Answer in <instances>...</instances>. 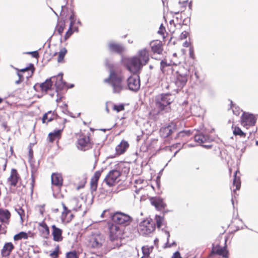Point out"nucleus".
I'll list each match as a JSON object with an SVG mask.
<instances>
[{
	"mask_svg": "<svg viewBox=\"0 0 258 258\" xmlns=\"http://www.w3.org/2000/svg\"><path fill=\"white\" fill-rule=\"evenodd\" d=\"M90 258H103V256L101 255H95L93 256H92Z\"/></svg>",
	"mask_w": 258,
	"mask_h": 258,
	"instance_id": "61",
	"label": "nucleus"
},
{
	"mask_svg": "<svg viewBox=\"0 0 258 258\" xmlns=\"http://www.w3.org/2000/svg\"><path fill=\"white\" fill-rule=\"evenodd\" d=\"M38 208L40 213L43 215L44 212V205L39 206Z\"/></svg>",
	"mask_w": 258,
	"mask_h": 258,
	"instance_id": "56",
	"label": "nucleus"
},
{
	"mask_svg": "<svg viewBox=\"0 0 258 258\" xmlns=\"http://www.w3.org/2000/svg\"><path fill=\"white\" fill-rule=\"evenodd\" d=\"M188 32L186 31H184L181 33L179 36V39L181 40L186 39L188 37Z\"/></svg>",
	"mask_w": 258,
	"mask_h": 258,
	"instance_id": "51",
	"label": "nucleus"
},
{
	"mask_svg": "<svg viewBox=\"0 0 258 258\" xmlns=\"http://www.w3.org/2000/svg\"><path fill=\"white\" fill-rule=\"evenodd\" d=\"M110 215L112 222L117 225L127 226L130 225L133 221L131 216L119 211L115 212Z\"/></svg>",
	"mask_w": 258,
	"mask_h": 258,
	"instance_id": "3",
	"label": "nucleus"
},
{
	"mask_svg": "<svg viewBox=\"0 0 258 258\" xmlns=\"http://www.w3.org/2000/svg\"><path fill=\"white\" fill-rule=\"evenodd\" d=\"M188 71L182 66H178V69L176 70L175 85L180 88H182L187 82Z\"/></svg>",
	"mask_w": 258,
	"mask_h": 258,
	"instance_id": "5",
	"label": "nucleus"
},
{
	"mask_svg": "<svg viewBox=\"0 0 258 258\" xmlns=\"http://www.w3.org/2000/svg\"><path fill=\"white\" fill-rule=\"evenodd\" d=\"M231 108L233 110L234 114L236 115H239L240 113V110L239 107L235 106V105L233 104L232 102L231 101Z\"/></svg>",
	"mask_w": 258,
	"mask_h": 258,
	"instance_id": "49",
	"label": "nucleus"
},
{
	"mask_svg": "<svg viewBox=\"0 0 258 258\" xmlns=\"http://www.w3.org/2000/svg\"><path fill=\"white\" fill-rule=\"evenodd\" d=\"M139 228L143 234L147 235L155 230V224L153 221L146 219L140 223Z\"/></svg>",
	"mask_w": 258,
	"mask_h": 258,
	"instance_id": "12",
	"label": "nucleus"
},
{
	"mask_svg": "<svg viewBox=\"0 0 258 258\" xmlns=\"http://www.w3.org/2000/svg\"><path fill=\"white\" fill-rule=\"evenodd\" d=\"M17 75L19 77V81L22 82L24 80V76L22 75V73L19 72V70H18Z\"/></svg>",
	"mask_w": 258,
	"mask_h": 258,
	"instance_id": "55",
	"label": "nucleus"
},
{
	"mask_svg": "<svg viewBox=\"0 0 258 258\" xmlns=\"http://www.w3.org/2000/svg\"><path fill=\"white\" fill-rule=\"evenodd\" d=\"M107 226L109 237L111 241L117 240L122 238L123 231L118 225L113 222H108Z\"/></svg>",
	"mask_w": 258,
	"mask_h": 258,
	"instance_id": "6",
	"label": "nucleus"
},
{
	"mask_svg": "<svg viewBox=\"0 0 258 258\" xmlns=\"http://www.w3.org/2000/svg\"><path fill=\"white\" fill-rule=\"evenodd\" d=\"M37 229L42 237L45 239L49 237L50 235L49 228L45 221H43L38 223Z\"/></svg>",
	"mask_w": 258,
	"mask_h": 258,
	"instance_id": "19",
	"label": "nucleus"
},
{
	"mask_svg": "<svg viewBox=\"0 0 258 258\" xmlns=\"http://www.w3.org/2000/svg\"><path fill=\"white\" fill-rule=\"evenodd\" d=\"M67 52V50L66 48H61L59 52L58 53V57L57 58V61L59 63H61L64 62V57Z\"/></svg>",
	"mask_w": 258,
	"mask_h": 258,
	"instance_id": "39",
	"label": "nucleus"
},
{
	"mask_svg": "<svg viewBox=\"0 0 258 258\" xmlns=\"http://www.w3.org/2000/svg\"><path fill=\"white\" fill-rule=\"evenodd\" d=\"M28 237L29 236L28 233L22 231L15 235L13 238L15 241H18L22 239H27L28 238Z\"/></svg>",
	"mask_w": 258,
	"mask_h": 258,
	"instance_id": "40",
	"label": "nucleus"
},
{
	"mask_svg": "<svg viewBox=\"0 0 258 258\" xmlns=\"http://www.w3.org/2000/svg\"><path fill=\"white\" fill-rule=\"evenodd\" d=\"M102 171H96L91 177L90 187L92 190L96 191L98 186V181L100 177Z\"/></svg>",
	"mask_w": 258,
	"mask_h": 258,
	"instance_id": "23",
	"label": "nucleus"
},
{
	"mask_svg": "<svg viewBox=\"0 0 258 258\" xmlns=\"http://www.w3.org/2000/svg\"><path fill=\"white\" fill-rule=\"evenodd\" d=\"M112 109L113 110L116 111V112H119L121 111H123L124 110V105L123 104H112Z\"/></svg>",
	"mask_w": 258,
	"mask_h": 258,
	"instance_id": "44",
	"label": "nucleus"
},
{
	"mask_svg": "<svg viewBox=\"0 0 258 258\" xmlns=\"http://www.w3.org/2000/svg\"><path fill=\"white\" fill-rule=\"evenodd\" d=\"M187 4L188 5L189 9L190 10H191V7H192L191 3L190 2L189 3H188L187 1H185V2H183L182 3H179V7L181 9L179 10L174 11V12H173V13H174L175 14H178L179 13H181V12H183L184 11V9H185L184 8L186 7V6Z\"/></svg>",
	"mask_w": 258,
	"mask_h": 258,
	"instance_id": "38",
	"label": "nucleus"
},
{
	"mask_svg": "<svg viewBox=\"0 0 258 258\" xmlns=\"http://www.w3.org/2000/svg\"><path fill=\"white\" fill-rule=\"evenodd\" d=\"M73 32H75V31L78 32V29L77 28H76V27L73 28Z\"/></svg>",
	"mask_w": 258,
	"mask_h": 258,
	"instance_id": "63",
	"label": "nucleus"
},
{
	"mask_svg": "<svg viewBox=\"0 0 258 258\" xmlns=\"http://www.w3.org/2000/svg\"><path fill=\"white\" fill-rule=\"evenodd\" d=\"M155 106L159 111L165 110L166 107L170 105L172 100L168 94H162L156 97Z\"/></svg>",
	"mask_w": 258,
	"mask_h": 258,
	"instance_id": "8",
	"label": "nucleus"
},
{
	"mask_svg": "<svg viewBox=\"0 0 258 258\" xmlns=\"http://www.w3.org/2000/svg\"><path fill=\"white\" fill-rule=\"evenodd\" d=\"M2 225H1V224H0V234H2V232H1V231H2Z\"/></svg>",
	"mask_w": 258,
	"mask_h": 258,
	"instance_id": "64",
	"label": "nucleus"
},
{
	"mask_svg": "<svg viewBox=\"0 0 258 258\" xmlns=\"http://www.w3.org/2000/svg\"><path fill=\"white\" fill-rule=\"evenodd\" d=\"M171 60H179L180 61V59L177 57V55L175 53L173 54Z\"/></svg>",
	"mask_w": 258,
	"mask_h": 258,
	"instance_id": "57",
	"label": "nucleus"
},
{
	"mask_svg": "<svg viewBox=\"0 0 258 258\" xmlns=\"http://www.w3.org/2000/svg\"><path fill=\"white\" fill-rule=\"evenodd\" d=\"M14 248L15 246L12 242H6L1 250L2 256L6 257L9 256Z\"/></svg>",
	"mask_w": 258,
	"mask_h": 258,
	"instance_id": "25",
	"label": "nucleus"
},
{
	"mask_svg": "<svg viewBox=\"0 0 258 258\" xmlns=\"http://www.w3.org/2000/svg\"><path fill=\"white\" fill-rule=\"evenodd\" d=\"M74 25V22H71L70 23V27L67 32L66 33L64 36V40H68L71 36L73 34V26Z\"/></svg>",
	"mask_w": 258,
	"mask_h": 258,
	"instance_id": "42",
	"label": "nucleus"
},
{
	"mask_svg": "<svg viewBox=\"0 0 258 258\" xmlns=\"http://www.w3.org/2000/svg\"><path fill=\"white\" fill-rule=\"evenodd\" d=\"M153 248V246H143L142 248L143 255L141 258H151L150 254L152 252Z\"/></svg>",
	"mask_w": 258,
	"mask_h": 258,
	"instance_id": "31",
	"label": "nucleus"
},
{
	"mask_svg": "<svg viewBox=\"0 0 258 258\" xmlns=\"http://www.w3.org/2000/svg\"><path fill=\"white\" fill-rule=\"evenodd\" d=\"M63 211L61 215V219L63 222L69 223L74 218V215L72 213L71 209H69L67 206L63 203L61 204Z\"/></svg>",
	"mask_w": 258,
	"mask_h": 258,
	"instance_id": "16",
	"label": "nucleus"
},
{
	"mask_svg": "<svg viewBox=\"0 0 258 258\" xmlns=\"http://www.w3.org/2000/svg\"><path fill=\"white\" fill-rule=\"evenodd\" d=\"M194 139L195 142L202 144L206 143L209 140V137L207 135L199 134L195 135Z\"/></svg>",
	"mask_w": 258,
	"mask_h": 258,
	"instance_id": "33",
	"label": "nucleus"
},
{
	"mask_svg": "<svg viewBox=\"0 0 258 258\" xmlns=\"http://www.w3.org/2000/svg\"><path fill=\"white\" fill-rule=\"evenodd\" d=\"M203 146L207 148V149H211L212 148L213 146L211 144H208V145H203Z\"/></svg>",
	"mask_w": 258,
	"mask_h": 258,
	"instance_id": "60",
	"label": "nucleus"
},
{
	"mask_svg": "<svg viewBox=\"0 0 258 258\" xmlns=\"http://www.w3.org/2000/svg\"><path fill=\"white\" fill-rule=\"evenodd\" d=\"M15 210L20 216L21 221L23 222L25 217V210L20 206L16 208Z\"/></svg>",
	"mask_w": 258,
	"mask_h": 258,
	"instance_id": "41",
	"label": "nucleus"
},
{
	"mask_svg": "<svg viewBox=\"0 0 258 258\" xmlns=\"http://www.w3.org/2000/svg\"><path fill=\"white\" fill-rule=\"evenodd\" d=\"M151 51L153 53L161 54L163 51L162 42L159 40H154L150 43Z\"/></svg>",
	"mask_w": 258,
	"mask_h": 258,
	"instance_id": "21",
	"label": "nucleus"
},
{
	"mask_svg": "<svg viewBox=\"0 0 258 258\" xmlns=\"http://www.w3.org/2000/svg\"><path fill=\"white\" fill-rule=\"evenodd\" d=\"M11 217V213L8 210L0 209V221L5 222L8 220Z\"/></svg>",
	"mask_w": 258,
	"mask_h": 258,
	"instance_id": "36",
	"label": "nucleus"
},
{
	"mask_svg": "<svg viewBox=\"0 0 258 258\" xmlns=\"http://www.w3.org/2000/svg\"><path fill=\"white\" fill-rule=\"evenodd\" d=\"M68 205L73 211H77L81 208V205H79L78 199L76 198H73L68 201Z\"/></svg>",
	"mask_w": 258,
	"mask_h": 258,
	"instance_id": "30",
	"label": "nucleus"
},
{
	"mask_svg": "<svg viewBox=\"0 0 258 258\" xmlns=\"http://www.w3.org/2000/svg\"><path fill=\"white\" fill-rule=\"evenodd\" d=\"M175 130L176 124L173 122H171L160 128V135L163 138H167L170 136Z\"/></svg>",
	"mask_w": 258,
	"mask_h": 258,
	"instance_id": "15",
	"label": "nucleus"
},
{
	"mask_svg": "<svg viewBox=\"0 0 258 258\" xmlns=\"http://www.w3.org/2000/svg\"><path fill=\"white\" fill-rule=\"evenodd\" d=\"M121 173L117 170H112L109 171L104 178V181L109 186H112L119 181V177Z\"/></svg>",
	"mask_w": 258,
	"mask_h": 258,
	"instance_id": "10",
	"label": "nucleus"
},
{
	"mask_svg": "<svg viewBox=\"0 0 258 258\" xmlns=\"http://www.w3.org/2000/svg\"><path fill=\"white\" fill-rule=\"evenodd\" d=\"M104 241V236L99 232L91 233L87 238L88 246L94 248L101 247Z\"/></svg>",
	"mask_w": 258,
	"mask_h": 258,
	"instance_id": "4",
	"label": "nucleus"
},
{
	"mask_svg": "<svg viewBox=\"0 0 258 258\" xmlns=\"http://www.w3.org/2000/svg\"><path fill=\"white\" fill-rule=\"evenodd\" d=\"M180 64L179 60H170L168 63L166 59L162 60L160 62V70L164 75L170 76L173 74L174 72L176 73L178 66H181Z\"/></svg>",
	"mask_w": 258,
	"mask_h": 258,
	"instance_id": "2",
	"label": "nucleus"
},
{
	"mask_svg": "<svg viewBox=\"0 0 258 258\" xmlns=\"http://www.w3.org/2000/svg\"><path fill=\"white\" fill-rule=\"evenodd\" d=\"M137 58L143 66H145L149 61V51L147 48L139 50L138 52Z\"/></svg>",
	"mask_w": 258,
	"mask_h": 258,
	"instance_id": "17",
	"label": "nucleus"
},
{
	"mask_svg": "<svg viewBox=\"0 0 258 258\" xmlns=\"http://www.w3.org/2000/svg\"><path fill=\"white\" fill-rule=\"evenodd\" d=\"M108 47L110 51L117 53H121L124 51V48L121 45L115 42H110Z\"/></svg>",
	"mask_w": 258,
	"mask_h": 258,
	"instance_id": "28",
	"label": "nucleus"
},
{
	"mask_svg": "<svg viewBox=\"0 0 258 258\" xmlns=\"http://www.w3.org/2000/svg\"><path fill=\"white\" fill-rule=\"evenodd\" d=\"M63 98H64V97H62V96L57 97V98L56 100V101L57 102V103H58L61 101V99Z\"/></svg>",
	"mask_w": 258,
	"mask_h": 258,
	"instance_id": "62",
	"label": "nucleus"
},
{
	"mask_svg": "<svg viewBox=\"0 0 258 258\" xmlns=\"http://www.w3.org/2000/svg\"><path fill=\"white\" fill-rule=\"evenodd\" d=\"M128 147L129 144L128 142L123 140L115 148L116 153L118 155L123 154L126 152Z\"/></svg>",
	"mask_w": 258,
	"mask_h": 258,
	"instance_id": "26",
	"label": "nucleus"
},
{
	"mask_svg": "<svg viewBox=\"0 0 258 258\" xmlns=\"http://www.w3.org/2000/svg\"><path fill=\"white\" fill-rule=\"evenodd\" d=\"M20 176L18 174L17 170L15 169H12L11 171V175L8 179V182L11 186H15L17 184Z\"/></svg>",
	"mask_w": 258,
	"mask_h": 258,
	"instance_id": "22",
	"label": "nucleus"
},
{
	"mask_svg": "<svg viewBox=\"0 0 258 258\" xmlns=\"http://www.w3.org/2000/svg\"><path fill=\"white\" fill-rule=\"evenodd\" d=\"M60 252L59 246L57 245L54 250L53 251L50 252L49 256L51 258H58Z\"/></svg>",
	"mask_w": 258,
	"mask_h": 258,
	"instance_id": "43",
	"label": "nucleus"
},
{
	"mask_svg": "<svg viewBox=\"0 0 258 258\" xmlns=\"http://www.w3.org/2000/svg\"><path fill=\"white\" fill-rule=\"evenodd\" d=\"M128 89L132 91H137L140 88V80L139 76L133 75L127 79Z\"/></svg>",
	"mask_w": 258,
	"mask_h": 258,
	"instance_id": "14",
	"label": "nucleus"
},
{
	"mask_svg": "<svg viewBox=\"0 0 258 258\" xmlns=\"http://www.w3.org/2000/svg\"><path fill=\"white\" fill-rule=\"evenodd\" d=\"M190 43L189 42H188L187 41H185L183 44V46L185 47H188L189 46Z\"/></svg>",
	"mask_w": 258,
	"mask_h": 258,
	"instance_id": "59",
	"label": "nucleus"
},
{
	"mask_svg": "<svg viewBox=\"0 0 258 258\" xmlns=\"http://www.w3.org/2000/svg\"><path fill=\"white\" fill-rule=\"evenodd\" d=\"M51 229L53 240L56 242L61 241L63 239L62 230L57 227L55 225H52Z\"/></svg>",
	"mask_w": 258,
	"mask_h": 258,
	"instance_id": "20",
	"label": "nucleus"
},
{
	"mask_svg": "<svg viewBox=\"0 0 258 258\" xmlns=\"http://www.w3.org/2000/svg\"><path fill=\"white\" fill-rule=\"evenodd\" d=\"M56 113L54 111H49L45 113L42 117V122L47 123L53 120L56 117Z\"/></svg>",
	"mask_w": 258,
	"mask_h": 258,
	"instance_id": "29",
	"label": "nucleus"
},
{
	"mask_svg": "<svg viewBox=\"0 0 258 258\" xmlns=\"http://www.w3.org/2000/svg\"><path fill=\"white\" fill-rule=\"evenodd\" d=\"M27 54H31L32 56L36 58H38L39 57V53L37 51H31L27 52Z\"/></svg>",
	"mask_w": 258,
	"mask_h": 258,
	"instance_id": "52",
	"label": "nucleus"
},
{
	"mask_svg": "<svg viewBox=\"0 0 258 258\" xmlns=\"http://www.w3.org/2000/svg\"><path fill=\"white\" fill-rule=\"evenodd\" d=\"M239 173L240 172L238 170H237L234 173L233 184L236 187L235 190H239L241 186L240 177L237 176V174Z\"/></svg>",
	"mask_w": 258,
	"mask_h": 258,
	"instance_id": "35",
	"label": "nucleus"
},
{
	"mask_svg": "<svg viewBox=\"0 0 258 258\" xmlns=\"http://www.w3.org/2000/svg\"><path fill=\"white\" fill-rule=\"evenodd\" d=\"M232 128L233 130V134L234 135L239 136L243 138H245L246 137V134L242 132L239 127L233 125L232 126Z\"/></svg>",
	"mask_w": 258,
	"mask_h": 258,
	"instance_id": "37",
	"label": "nucleus"
},
{
	"mask_svg": "<svg viewBox=\"0 0 258 258\" xmlns=\"http://www.w3.org/2000/svg\"><path fill=\"white\" fill-rule=\"evenodd\" d=\"M66 27L65 21L60 20L58 21L55 27V31L60 35H61Z\"/></svg>",
	"mask_w": 258,
	"mask_h": 258,
	"instance_id": "34",
	"label": "nucleus"
},
{
	"mask_svg": "<svg viewBox=\"0 0 258 258\" xmlns=\"http://www.w3.org/2000/svg\"><path fill=\"white\" fill-rule=\"evenodd\" d=\"M63 129L55 130L50 133L47 137V140L50 143H53L55 141H58L61 138Z\"/></svg>",
	"mask_w": 258,
	"mask_h": 258,
	"instance_id": "24",
	"label": "nucleus"
},
{
	"mask_svg": "<svg viewBox=\"0 0 258 258\" xmlns=\"http://www.w3.org/2000/svg\"><path fill=\"white\" fill-rule=\"evenodd\" d=\"M150 201L152 205L154 206L159 211H164L166 207V203L161 198L152 197L150 198Z\"/></svg>",
	"mask_w": 258,
	"mask_h": 258,
	"instance_id": "18",
	"label": "nucleus"
},
{
	"mask_svg": "<svg viewBox=\"0 0 258 258\" xmlns=\"http://www.w3.org/2000/svg\"><path fill=\"white\" fill-rule=\"evenodd\" d=\"M51 183L53 185L61 187L63 184V179L61 174L53 173L51 175Z\"/></svg>",
	"mask_w": 258,
	"mask_h": 258,
	"instance_id": "27",
	"label": "nucleus"
},
{
	"mask_svg": "<svg viewBox=\"0 0 258 258\" xmlns=\"http://www.w3.org/2000/svg\"><path fill=\"white\" fill-rule=\"evenodd\" d=\"M125 65L128 70L134 73L138 72L143 66L136 56L126 59Z\"/></svg>",
	"mask_w": 258,
	"mask_h": 258,
	"instance_id": "9",
	"label": "nucleus"
},
{
	"mask_svg": "<svg viewBox=\"0 0 258 258\" xmlns=\"http://www.w3.org/2000/svg\"><path fill=\"white\" fill-rule=\"evenodd\" d=\"M66 258H79V255L75 250L68 252L66 253Z\"/></svg>",
	"mask_w": 258,
	"mask_h": 258,
	"instance_id": "47",
	"label": "nucleus"
},
{
	"mask_svg": "<svg viewBox=\"0 0 258 258\" xmlns=\"http://www.w3.org/2000/svg\"><path fill=\"white\" fill-rule=\"evenodd\" d=\"M93 145L89 136L80 134L78 136L77 141V147L81 151H86L91 149Z\"/></svg>",
	"mask_w": 258,
	"mask_h": 258,
	"instance_id": "7",
	"label": "nucleus"
},
{
	"mask_svg": "<svg viewBox=\"0 0 258 258\" xmlns=\"http://www.w3.org/2000/svg\"><path fill=\"white\" fill-rule=\"evenodd\" d=\"M155 220L158 228H160L162 225L163 222L164 221V217L156 215L155 216Z\"/></svg>",
	"mask_w": 258,
	"mask_h": 258,
	"instance_id": "46",
	"label": "nucleus"
},
{
	"mask_svg": "<svg viewBox=\"0 0 258 258\" xmlns=\"http://www.w3.org/2000/svg\"><path fill=\"white\" fill-rule=\"evenodd\" d=\"M257 117L253 114L244 112L241 116V124L247 128L249 126H254L256 123Z\"/></svg>",
	"mask_w": 258,
	"mask_h": 258,
	"instance_id": "11",
	"label": "nucleus"
},
{
	"mask_svg": "<svg viewBox=\"0 0 258 258\" xmlns=\"http://www.w3.org/2000/svg\"><path fill=\"white\" fill-rule=\"evenodd\" d=\"M158 33L162 36L163 39H165L166 37L167 33H166V29L165 27L163 26V24L160 25Z\"/></svg>",
	"mask_w": 258,
	"mask_h": 258,
	"instance_id": "45",
	"label": "nucleus"
},
{
	"mask_svg": "<svg viewBox=\"0 0 258 258\" xmlns=\"http://www.w3.org/2000/svg\"><path fill=\"white\" fill-rule=\"evenodd\" d=\"M179 134L180 135H181V136H189L190 134V131L189 130L184 131L181 132Z\"/></svg>",
	"mask_w": 258,
	"mask_h": 258,
	"instance_id": "54",
	"label": "nucleus"
},
{
	"mask_svg": "<svg viewBox=\"0 0 258 258\" xmlns=\"http://www.w3.org/2000/svg\"><path fill=\"white\" fill-rule=\"evenodd\" d=\"M125 80L123 73L118 68L112 66L110 68L109 76L104 79L103 82L111 87L114 93H120L125 87Z\"/></svg>",
	"mask_w": 258,
	"mask_h": 258,
	"instance_id": "1",
	"label": "nucleus"
},
{
	"mask_svg": "<svg viewBox=\"0 0 258 258\" xmlns=\"http://www.w3.org/2000/svg\"><path fill=\"white\" fill-rule=\"evenodd\" d=\"M34 70V66L33 64H30L29 66L28 67H26L24 69L19 70V72H22V73H25L26 71H28L29 70L32 71V73H33V71Z\"/></svg>",
	"mask_w": 258,
	"mask_h": 258,
	"instance_id": "50",
	"label": "nucleus"
},
{
	"mask_svg": "<svg viewBox=\"0 0 258 258\" xmlns=\"http://www.w3.org/2000/svg\"><path fill=\"white\" fill-rule=\"evenodd\" d=\"M39 86L42 92H47L51 89L52 86V82L50 79L46 80L44 83L41 84Z\"/></svg>",
	"mask_w": 258,
	"mask_h": 258,
	"instance_id": "32",
	"label": "nucleus"
},
{
	"mask_svg": "<svg viewBox=\"0 0 258 258\" xmlns=\"http://www.w3.org/2000/svg\"><path fill=\"white\" fill-rule=\"evenodd\" d=\"M113 213L110 212L109 210L106 209L103 211L101 215V217L102 218H110L111 219V216L110 215L113 214Z\"/></svg>",
	"mask_w": 258,
	"mask_h": 258,
	"instance_id": "48",
	"label": "nucleus"
},
{
	"mask_svg": "<svg viewBox=\"0 0 258 258\" xmlns=\"http://www.w3.org/2000/svg\"><path fill=\"white\" fill-rule=\"evenodd\" d=\"M189 55L191 57H194V49L192 47H190L189 48Z\"/></svg>",
	"mask_w": 258,
	"mask_h": 258,
	"instance_id": "58",
	"label": "nucleus"
},
{
	"mask_svg": "<svg viewBox=\"0 0 258 258\" xmlns=\"http://www.w3.org/2000/svg\"><path fill=\"white\" fill-rule=\"evenodd\" d=\"M171 258H182V257L180 252L178 251H177L173 253Z\"/></svg>",
	"mask_w": 258,
	"mask_h": 258,
	"instance_id": "53",
	"label": "nucleus"
},
{
	"mask_svg": "<svg viewBox=\"0 0 258 258\" xmlns=\"http://www.w3.org/2000/svg\"><path fill=\"white\" fill-rule=\"evenodd\" d=\"M217 255H221L224 258H228V251L226 247H221L219 245L214 247L209 254L208 258H217Z\"/></svg>",
	"mask_w": 258,
	"mask_h": 258,
	"instance_id": "13",
	"label": "nucleus"
}]
</instances>
